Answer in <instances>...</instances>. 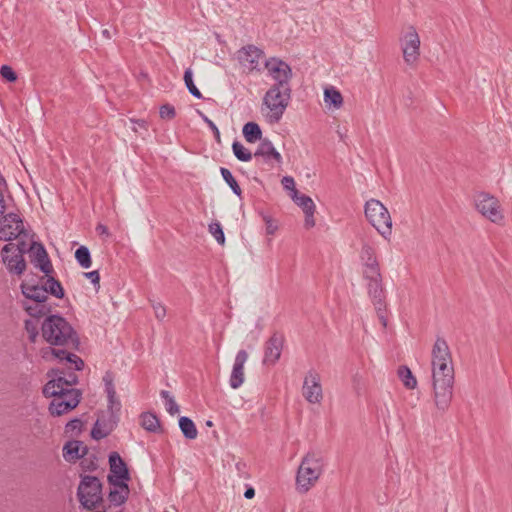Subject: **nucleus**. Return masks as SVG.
<instances>
[{"label":"nucleus","instance_id":"obj_1","mask_svg":"<svg viewBox=\"0 0 512 512\" xmlns=\"http://www.w3.org/2000/svg\"><path fill=\"white\" fill-rule=\"evenodd\" d=\"M43 339L52 346H61L64 349L45 348L42 350V357L47 358L51 353L60 360H66L74 365L75 370L84 368V361L68 350H77L80 340L73 326L60 315H50L45 318L41 326Z\"/></svg>","mask_w":512,"mask_h":512},{"label":"nucleus","instance_id":"obj_2","mask_svg":"<svg viewBox=\"0 0 512 512\" xmlns=\"http://www.w3.org/2000/svg\"><path fill=\"white\" fill-rule=\"evenodd\" d=\"M433 400L442 413L453 399L454 366L450 348L444 338L438 337L431 351Z\"/></svg>","mask_w":512,"mask_h":512},{"label":"nucleus","instance_id":"obj_3","mask_svg":"<svg viewBox=\"0 0 512 512\" xmlns=\"http://www.w3.org/2000/svg\"><path fill=\"white\" fill-rule=\"evenodd\" d=\"M327 461L322 452L308 451L300 462L296 473V490L305 494L310 491L325 472Z\"/></svg>","mask_w":512,"mask_h":512},{"label":"nucleus","instance_id":"obj_4","mask_svg":"<svg viewBox=\"0 0 512 512\" xmlns=\"http://www.w3.org/2000/svg\"><path fill=\"white\" fill-rule=\"evenodd\" d=\"M46 397H53L49 405V412L53 416H61L76 408L81 400L80 390L64 391L54 382H47L43 388Z\"/></svg>","mask_w":512,"mask_h":512},{"label":"nucleus","instance_id":"obj_5","mask_svg":"<svg viewBox=\"0 0 512 512\" xmlns=\"http://www.w3.org/2000/svg\"><path fill=\"white\" fill-rule=\"evenodd\" d=\"M291 98V87L271 86L263 97L262 111L271 124L278 123L282 118Z\"/></svg>","mask_w":512,"mask_h":512},{"label":"nucleus","instance_id":"obj_6","mask_svg":"<svg viewBox=\"0 0 512 512\" xmlns=\"http://www.w3.org/2000/svg\"><path fill=\"white\" fill-rule=\"evenodd\" d=\"M365 216L369 223L385 238L388 239L392 230V219L388 209L376 199H370L365 204Z\"/></svg>","mask_w":512,"mask_h":512},{"label":"nucleus","instance_id":"obj_7","mask_svg":"<svg viewBox=\"0 0 512 512\" xmlns=\"http://www.w3.org/2000/svg\"><path fill=\"white\" fill-rule=\"evenodd\" d=\"M80 503L87 509L92 510L102 500V485L97 477L84 476L78 487Z\"/></svg>","mask_w":512,"mask_h":512},{"label":"nucleus","instance_id":"obj_8","mask_svg":"<svg viewBox=\"0 0 512 512\" xmlns=\"http://www.w3.org/2000/svg\"><path fill=\"white\" fill-rule=\"evenodd\" d=\"M420 37L413 26H409L400 38L403 59L408 65L415 64L420 56Z\"/></svg>","mask_w":512,"mask_h":512},{"label":"nucleus","instance_id":"obj_9","mask_svg":"<svg viewBox=\"0 0 512 512\" xmlns=\"http://www.w3.org/2000/svg\"><path fill=\"white\" fill-rule=\"evenodd\" d=\"M475 206L477 211L491 222L499 223L503 220L500 203L496 197L488 193H480L476 196Z\"/></svg>","mask_w":512,"mask_h":512},{"label":"nucleus","instance_id":"obj_10","mask_svg":"<svg viewBox=\"0 0 512 512\" xmlns=\"http://www.w3.org/2000/svg\"><path fill=\"white\" fill-rule=\"evenodd\" d=\"M269 76L275 81V87H290L291 67L284 61L271 58L265 62Z\"/></svg>","mask_w":512,"mask_h":512},{"label":"nucleus","instance_id":"obj_11","mask_svg":"<svg viewBox=\"0 0 512 512\" xmlns=\"http://www.w3.org/2000/svg\"><path fill=\"white\" fill-rule=\"evenodd\" d=\"M302 395L310 404H319L323 400V390L319 373L310 370L304 377Z\"/></svg>","mask_w":512,"mask_h":512},{"label":"nucleus","instance_id":"obj_12","mask_svg":"<svg viewBox=\"0 0 512 512\" xmlns=\"http://www.w3.org/2000/svg\"><path fill=\"white\" fill-rule=\"evenodd\" d=\"M22 219L14 213H9L0 219V240L12 241L24 234Z\"/></svg>","mask_w":512,"mask_h":512},{"label":"nucleus","instance_id":"obj_13","mask_svg":"<svg viewBox=\"0 0 512 512\" xmlns=\"http://www.w3.org/2000/svg\"><path fill=\"white\" fill-rule=\"evenodd\" d=\"M2 259L10 273L21 275L26 269L24 257L20 255V251L13 245V242L2 248Z\"/></svg>","mask_w":512,"mask_h":512},{"label":"nucleus","instance_id":"obj_14","mask_svg":"<svg viewBox=\"0 0 512 512\" xmlns=\"http://www.w3.org/2000/svg\"><path fill=\"white\" fill-rule=\"evenodd\" d=\"M363 278L366 281L368 295L373 304L378 305L384 302L385 294L381 271L363 274Z\"/></svg>","mask_w":512,"mask_h":512},{"label":"nucleus","instance_id":"obj_15","mask_svg":"<svg viewBox=\"0 0 512 512\" xmlns=\"http://www.w3.org/2000/svg\"><path fill=\"white\" fill-rule=\"evenodd\" d=\"M284 346V336L274 333L264 345V365H275L281 357Z\"/></svg>","mask_w":512,"mask_h":512},{"label":"nucleus","instance_id":"obj_16","mask_svg":"<svg viewBox=\"0 0 512 512\" xmlns=\"http://www.w3.org/2000/svg\"><path fill=\"white\" fill-rule=\"evenodd\" d=\"M360 261L363 267V274L380 271L379 261L376 256L375 248L369 243H363L359 253Z\"/></svg>","mask_w":512,"mask_h":512},{"label":"nucleus","instance_id":"obj_17","mask_svg":"<svg viewBox=\"0 0 512 512\" xmlns=\"http://www.w3.org/2000/svg\"><path fill=\"white\" fill-rule=\"evenodd\" d=\"M248 359V353L245 350H239L236 354L232 372L229 379L231 388L238 389L244 383V365Z\"/></svg>","mask_w":512,"mask_h":512},{"label":"nucleus","instance_id":"obj_18","mask_svg":"<svg viewBox=\"0 0 512 512\" xmlns=\"http://www.w3.org/2000/svg\"><path fill=\"white\" fill-rule=\"evenodd\" d=\"M109 465L110 474L108 475V478L111 477L113 482L123 481L127 483L130 479L128 468L117 452H112L109 455Z\"/></svg>","mask_w":512,"mask_h":512},{"label":"nucleus","instance_id":"obj_19","mask_svg":"<svg viewBox=\"0 0 512 512\" xmlns=\"http://www.w3.org/2000/svg\"><path fill=\"white\" fill-rule=\"evenodd\" d=\"M254 157L262 158L265 163L273 165L281 164L282 163V156L281 154L276 150L274 145L269 139H262L260 144L258 145Z\"/></svg>","mask_w":512,"mask_h":512},{"label":"nucleus","instance_id":"obj_20","mask_svg":"<svg viewBox=\"0 0 512 512\" xmlns=\"http://www.w3.org/2000/svg\"><path fill=\"white\" fill-rule=\"evenodd\" d=\"M31 262L35 267L39 268L47 276L52 271V265L48 258V254L42 244L32 242L30 246Z\"/></svg>","mask_w":512,"mask_h":512},{"label":"nucleus","instance_id":"obj_21","mask_svg":"<svg viewBox=\"0 0 512 512\" xmlns=\"http://www.w3.org/2000/svg\"><path fill=\"white\" fill-rule=\"evenodd\" d=\"M262 58L263 51L254 45H248L239 51L240 62L249 70L257 69Z\"/></svg>","mask_w":512,"mask_h":512},{"label":"nucleus","instance_id":"obj_22","mask_svg":"<svg viewBox=\"0 0 512 512\" xmlns=\"http://www.w3.org/2000/svg\"><path fill=\"white\" fill-rule=\"evenodd\" d=\"M21 292L25 297L24 301L31 302H46L48 296L46 295L45 287L38 284H33L28 281H23L20 285Z\"/></svg>","mask_w":512,"mask_h":512},{"label":"nucleus","instance_id":"obj_23","mask_svg":"<svg viewBox=\"0 0 512 512\" xmlns=\"http://www.w3.org/2000/svg\"><path fill=\"white\" fill-rule=\"evenodd\" d=\"M53 377L48 382H54L55 385L64 391L77 390L73 388L78 383V377L75 373H65L63 370L52 371Z\"/></svg>","mask_w":512,"mask_h":512},{"label":"nucleus","instance_id":"obj_24","mask_svg":"<svg viewBox=\"0 0 512 512\" xmlns=\"http://www.w3.org/2000/svg\"><path fill=\"white\" fill-rule=\"evenodd\" d=\"M109 483L113 486L109 492V501L116 506L123 504L129 494L128 484L123 481L113 482L111 477H109Z\"/></svg>","mask_w":512,"mask_h":512},{"label":"nucleus","instance_id":"obj_25","mask_svg":"<svg viewBox=\"0 0 512 512\" xmlns=\"http://www.w3.org/2000/svg\"><path fill=\"white\" fill-rule=\"evenodd\" d=\"M23 309L34 318H41L51 311V307L46 302L23 301Z\"/></svg>","mask_w":512,"mask_h":512},{"label":"nucleus","instance_id":"obj_26","mask_svg":"<svg viewBox=\"0 0 512 512\" xmlns=\"http://www.w3.org/2000/svg\"><path fill=\"white\" fill-rule=\"evenodd\" d=\"M324 102L328 107L340 109L343 106L342 94L335 87H327L324 90Z\"/></svg>","mask_w":512,"mask_h":512},{"label":"nucleus","instance_id":"obj_27","mask_svg":"<svg viewBox=\"0 0 512 512\" xmlns=\"http://www.w3.org/2000/svg\"><path fill=\"white\" fill-rule=\"evenodd\" d=\"M243 135L247 142L255 143L258 140H261L262 131L260 126L255 122H248L243 127Z\"/></svg>","mask_w":512,"mask_h":512},{"label":"nucleus","instance_id":"obj_28","mask_svg":"<svg viewBox=\"0 0 512 512\" xmlns=\"http://www.w3.org/2000/svg\"><path fill=\"white\" fill-rule=\"evenodd\" d=\"M45 287L46 295L51 294L56 298H63L64 289L61 283L52 276H48L46 281L42 284Z\"/></svg>","mask_w":512,"mask_h":512},{"label":"nucleus","instance_id":"obj_29","mask_svg":"<svg viewBox=\"0 0 512 512\" xmlns=\"http://www.w3.org/2000/svg\"><path fill=\"white\" fill-rule=\"evenodd\" d=\"M179 427H180L184 437L189 440L195 439L198 435V431H197V428H196L194 422L186 416L180 417Z\"/></svg>","mask_w":512,"mask_h":512},{"label":"nucleus","instance_id":"obj_30","mask_svg":"<svg viewBox=\"0 0 512 512\" xmlns=\"http://www.w3.org/2000/svg\"><path fill=\"white\" fill-rule=\"evenodd\" d=\"M81 442L79 441H69L65 444L63 448V457L67 461L76 460L83 456V453L80 452Z\"/></svg>","mask_w":512,"mask_h":512},{"label":"nucleus","instance_id":"obj_31","mask_svg":"<svg viewBox=\"0 0 512 512\" xmlns=\"http://www.w3.org/2000/svg\"><path fill=\"white\" fill-rule=\"evenodd\" d=\"M142 427L150 432H156L160 429L159 419L155 414L146 412L141 415Z\"/></svg>","mask_w":512,"mask_h":512},{"label":"nucleus","instance_id":"obj_32","mask_svg":"<svg viewBox=\"0 0 512 512\" xmlns=\"http://www.w3.org/2000/svg\"><path fill=\"white\" fill-rule=\"evenodd\" d=\"M292 200L302 208L303 212H308L310 210H315V204L313 200L304 194H299L298 191H294V194H290Z\"/></svg>","mask_w":512,"mask_h":512},{"label":"nucleus","instance_id":"obj_33","mask_svg":"<svg viewBox=\"0 0 512 512\" xmlns=\"http://www.w3.org/2000/svg\"><path fill=\"white\" fill-rule=\"evenodd\" d=\"M398 376L407 389H414L417 386V380L407 366H400Z\"/></svg>","mask_w":512,"mask_h":512},{"label":"nucleus","instance_id":"obj_34","mask_svg":"<svg viewBox=\"0 0 512 512\" xmlns=\"http://www.w3.org/2000/svg\"><path fill=\"white\" fill-rule=\"evenodd\" d=\"M75 258L78 264L84 269H88L92 265L91 254L86 246H80L76 250Z\"/></svg>","mask_w":512,"mask_h":512},{"label":"nucleus","instance_id":"obj_35","mask_svg":"<svg viewBox=\"0 0 512 512\" xmlns=\"http://www.w3.org/2000/svg\"><path fill=\"white\" fill-rule=\"evenodd\" d=\"M220 173H221L224 181L227 183V185L233 191V193L235 195H237L238 197H241L242 190H241L240 186L238 185L236 179L232 175L231 171L229 169H227V168L221 167L220 168Z\"/></svg>","mask_w":512,"mask_h":512},{"label":"nucleus","instance_id":"obj_36","mask_svg":"<svg viewBox=\"0 0 512 512\" xmlns=\"http://www.w3.org/2000/svg\"><path fill=\"white\" fill-rule=\"evenodd\" d=\"M184 82L188 91L197 99H202L203 95L200 90L196 87L193 81V72L191 68H187L184 72Z\"/></svg>","mask_w":512,"mask_h":512},{"label":"nucleus","instance_id":"obj_37","mask_svg":"<svg viewBox=\"0 0 512 512\" xmlns=\"http://www.w3.org/2000/svg\"><path fill=\"white\" fill-rule=\"evenodd\" d=\"M232 150L235 157L242 162H248L252 159V153L246 149L239 141L233 142Z\"/></svg>","mask_w":512,"mask_h":512},{"label":"nucleus","instance_id":"obj_38","mask_svg":"<svg viewBox=\"0 0 512 512\" xmlns=\"http://www.w3.org/2000/svg\"><path fill=\"white\" fill-rule=\"evenodd\" d=\"M161 397L165 400V408L170 415H176L179 413L180 409L174 397L170 394L169 391L162 390L160 393Z\"/></svg>","mask_w":512,"mask_h":512},{"label":"nucleus","instance_id":"obj_39","mask_svg":"<svg viewBox=\"0 0 512 512\" xmlns=\"http://www.w3.org/2000/svg\"><path fill=\"white\" fill-rule=\"evenodd\" d=\"M111 431V428L107 427L106 424L102 423L99 419L94 424L91 431V436L95 440L105 438Z\"/></svg>","mask_w":512,"mask_h":512},{"label":"nucleus","instance_id":"obj_40","mask_svg":"<svg viewBox=\"0 0 512 512\" xmlns=\"http://www.w3.org/2000/svg\"><path fill=\"white\" fill-rule=\"evenodd\" d=\"M16 240L17 243H13V245L18 248L20 255L23 256L26 252H30V246L33 241H29L26 230H24V234L19 236Z\"/></svg>","mask_w":512,"mask_h":512},{"label":"nucleus","instance_id":"obj_41","mask_svg":"<svg viewBox=\"0 0 512 512\" xmlns=\"http://www.w3.org/2000/svg\"><path fill=\"white\" fill-rule=\"evenodd\" d=\"M260 216L266 225V233L268 235H274L278 230V223L268 213L260 212Z\"/></svg>","mask_w":512,"mask_h":512},{"label":"nucleus","instance_id":"obj_42","mask_svg":"<svg viewBox=\"0 0 512 512\" xmlns=\"http://www.w3.org/2000/svg\"><path fill=\"white\" fill-rule=\"evenodd\" d=\"M209 232L220 245H223L225 243L224 232L219 222L211 223L209 225Z\"/></svg>","mask_w":512,"mask_h":512},{"label":"nucleus","instance_id":"obj_43","mask_svg":"<svg viewBox=\"0 0 512 512\" xmlns=\"http://www.w3.org/2000/svg\"><path fill=\"white\" fill-rule=\"evenodd\" d=\"M103 382H104L106 394L107 395L111 394V397H113V394L116 393L113 373L110 371H107L103 376Z\"/></svg>","mask_w":512,"mask_h":512},{"label":"nucleus","instance_id":"obj_44","mask_svg":"<svg viewBox=\"0 0 512 512\" xmlns=\"http://www.w3.org/2000/svg\"><path fill=\"white\" fill-rule=\"evenodd\" d=\"M108 398V410L111 413V417H115V415L120 411L121 409V402L117 398L116 393L113 394V397H111V394L107 395Z\"/></svg>","mask_w":512,"mask_h":512},{"label":"nucleus","instance_id":"obj_45","mask_svg":"<svg viewBox=\"0 0 512 512\" xmlns=\"http://www.w3.org/2000/svg\"><path fill=\"white\" fill-rule=\"evenodd\" d=\"M25 330L29 335V339L31 342H35L38 337V326L34 320L28 319L25 321Z\"/></svg>","mask_w":512,"mask_h":512},{"label":"nucleus","instance_id":"obj_46","mask_svg":"<svg viewBox=\"0 0 512 512\" xmlns=\"http://www.w3.org/2000/svg\"><path fill=\"white\" fill-rule=\"evenodd\" d=\"M82 426L83 422L78 418H74L66 424L65 430L67 433L78 434L80 433Z\"/></svg>","mask_w":512,"mask_h":512},{"label":"nucleus","instance_id":"obj_47","mask_svg":"<svg viewBox=\"0 0 512 512\" xmlns=\"http://www.w3.org/2000/svg\"><path fill=\"white\" fill-rule=\"evenodd\" d=\"M198 114L200 115V117L202 118V120L208 125V127L211 129V131L213 132V135L215 137V140L217 142H220V131L218 129V127L215 125V123L210 120L204 113H202L201 111H197Z\"/></svg>","mask_w":512,"mask_h":512},{"label":"nucleus","instance_id":"obj_48","mask_svg":"<svg viewBox=\"0 0 512 512\" xmlns=\"http://www.w3.org/2000/svg\"><path fill=\"white\" fill-rule=\"evenodd\" d=\"M159 114L162 119H173L176 115V111L172 105L164 104L160 107Z\"/></svg>","mask_w":512,"mask_h":512},{"label":"nucleus","instance_id":"obj_49","mask_svg":"<svg viewBox=\"0 0 512 512\" xmlns=\"http://www.w3.org/2000/svg\"><path fill=\"white\" fill-rule=\"evenodd\" d=\"M0 74L1 76L6 79L7 81L9 82H15L17 80V75L16 73L14 72V70L8 66V65H3L1 66L0 68Z\"/></svg>","mask_w":512,"mask_h":512},{"label":"nucleus","instance_id":"obj_50","mask_svg":"<svg viewBox=\"0 0 512 512\" xmlns=\"http://www.w3.org/2000/svg\"><path fill=\"white\" fill-rule=\"evenodd\" d=\"M83 275L88 278L91 283L94 285L96 290L100 288V275L97 270L91 271V272H85Z\"/></svg>","mask_w":512,"mask_h":512},{"label":"nucleus","instance_id":"obj_51","mask_svg":"<svg viewBox=\"0 0 512 512\" xmlns=\"http://www.w3.org/2000/svg\"><path fill=\"white\" fill-rule=\"evenodd\" d=\"M152 307H153V310L155 313V317L158 320H163L166 316V308L164 307V305L157 302V303H153Z\"/></svg>","mask_w":512,"mask_h":512},{"label":"nucleus","instance_id":"obj_52","mask_svg":"<svg viewBox=\"0 0 512 512\" xmlns=\"http://www.w3.org/2000/svg\"><path fill=\"white\" fill-rule=\"evenodd\" d=\"M374 306H375V309H376V312H377V315H378V318H379L381 324L383 325V327H386L387 326V318H386V315L384 312L385 303L381 302V304L374 305Z\"/></svg>","mask_w":512,"mask_h":512},{"label":"nucleus","instance_id":"obj_53","mask_svg":"<svg viewBox=\"0 0 512 512\" xmlns=\"http://www.w3.org/2000/svg\"><path fill=\"white\" fill-rule=\"evenodd\" d=\"M282 185H283V187L286 190H289L291 192L290 194H294V191H298L295 188V181H294V179L292 177H290V176L283 177Z\"/></svg>","mask_w":512,"mask_h":512},{"label":"nucleus","instance_id":"obj_54","mask_svg":"<svg viewBox=\"0 0 512 512\" xmlns=\"http://www.w3.org/2000/svg\"><path fill=\"white\" fill-rule=\"evenodd\" d=\"M314 213H315V210H310L308 212H305V227L306 228H312L315 226Z\"/></svg>","mask_w":512,"mask_h":512},{"label":"nucleus","instance_id":"obj_55","mask_svg":"<svg viewBox=\"0 0 512 512\" xmlns=\"http://www.w3.org/2000/svg\"><path fill=\"white\" fill-rule=\"evenodd\" d=\"M6 209V197L4 195V186L0 183V215L4 213Z\"/></svg>","mask_w":512,"mask_h":512},{"label":"nucleus","instance_id":"obj_56","mask_svg":"<svg viewBox=\"0 0 512 512\" xmlns=\"http://www.w3.org/2000/svg\"><path fill=\"white\" fill-rule=\"evenodd\" d=\"M130 121L137 125L139 128L141 129H144L145 131H147L148 129V125H147V121H145L144 119H130Z\"/></svg>","mask_w":512,"mask_h":512},{"label":"nucleus","instance_id":"obj_57","mask_svg":"<svg viewBox=\"0 0 512 512\" xmlns=\"http://www.w3.org/2000/svg\"><path fill=\"white\" fill-rule=\"evenodd\" d=\"M96 231L99 235H105L107 237L110 235L108 228L103 224H98L96 226Z\"/></svg>","mask_w":512,"mask_h":512},{"label":"nucleus","instance_id":"obj_58","mask_svg":"<svg viewBox=\"0 0 512 512\" xmlns=\"http://www.w3.org/2000/svg\"><path fill=\"white\" fill-rule=\"evenodd\" d=\"M255 495V491L253 488H248L245 492H244V497L247 498V499H252Z\"/></svg>","mask_w":512,"mask_h":512},{"label":"nucleus","instance_id":"obj_59","mask_svg":"<svg viewBox=\"0 0 512 512\" xmlns=\"http://www.w3.org/2000/svg\"><path fill=\"white\" fill-rule=\"evenodd\" d=\"M102 33H103V35H104L105 37L110 38V33H109V31H108L107 29L103 30V32H102Z\"/></svg>","mask_w":512,"mask_h":512},{"label":"nucleus","instance_id":"obj_60","mask_svg":"<svg viewBox=\"0 0 512 512\" xmlns=\"http://www.w3.org/2000/svg\"><path fill=\"white\" fill-rule=\"evenodd\" d=\"M132 129H133L135 132H138V128H137L136 126H134Z\"/></svg>","mask_w":512,"mask_h":512},{"label":"nucleus","instance_id":"obj_61","mask_svg":"<svg viewBox=\"0 0 512 512\" xmlns=\"http://www.w3.org/2000/svg\"><path fill=\"white\" fill-rule=\"evenodd\" d=\"M207 425H208V426H211V425H212V422H211V421H208V422H207Z\"/></svg>","mask_w":512,"mask_h":512}]
</instances>
